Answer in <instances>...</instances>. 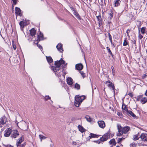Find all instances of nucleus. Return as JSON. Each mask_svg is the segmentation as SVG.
I'll return each instance as SVG.
<instances>
[{
    "instance_id": "obj_29",
    "label": "nucleus",
    "mask_w": 147,
    "mask_h": 147,
    "mask_svg": "<svg viewBox=\"0 0 147 147\" xmlns=\"http://www.w3.org/2000/svg\"><path fill=\"white\" fill-rule=\"evenodd\" d=\"M85 117L87 121L89 122H91L92 118H91L89 115L86 116Z\"/></svg>"
},
{
    "instance_id": "obj_39",
    "label": "nucleus",
    "mask_w": 147,
    "mask_h": 147,
    "mask_svg": "<svg viewBox=\"0 0 147 147\" xmlns=\"http://www.w3.org/2000/svg\"><path fill=\"white\" fill-rule=\"evenodd\" d=\"M115 140L114 138H113L111 139L109 142V143L110 144H112L115 142Z\"/></svg>"
},
{
    "instance_id": "obj_53",
    "label": "nucleus",
    "mask_w": 147,
    "mask_h": 147,
    "mask_svg": "<svg viewBox=\"0 0 147 147\" xmlns=\"http://www.w3.org/2000/svg\"><path fill=\"white\" fill-rule=\"evenodd\" d=\"M130 31V30L129 29H128L127 30L126 32V33H127V35L128 36H129V32Z\"/></svg>"
},
{
    "instance_id": "obj_52",
    "label": "nucleus",
    "mask_w": 147,
    "mask_h": 147,
    "mask_svg": "<svg viewBox=\"0 0 147 147\" xmlns=\"http://www.w3.org/2000/svg\"><path fill=\"white\" fill-rule=\"evenodd\" d=\"M14 5H16L17 3V0H12Z\"/></svg>"
},
{
    "instance_id": "obj_32",
    "label": "nucleus",
    "mask_w": 147,
    "mask_h": 147,
    "mask_svg": "<svg viewBox=\"0 0 147 147\" xmlns=\"http://www.w3.org/2000/svg\"><path fill=\"white\" fill-rule=\"evenodd\" d=\"M74 88L78 90H79L80 89V85L78 83H76L75 85Z\"/></svg>"
},
{
    "instance_id": "obj_4",
    "label": "nucleus",
    "mask_w": 147,
    "mask_h": 147,
    "mask_svg": "<svg viewBox=\"0 0 147 147\" xmlns=\"http://www.w3.org/2000/svg\"><path fill=\"white\" fill-rule=\"evenodd\" d=\"M19 135V133L17 130H13L12 131L11 137L12 138H16Z\"/></svg>"
},
{
    "instance_id": "obj_5",
    "label": "nucleus",
    "mask_w": 147,
    "mask_h": 147,
    "mask_svg": "<svg viewBox=\"0 0 147 147\" xmlns=\"http://www.w3.org/2000/svg\"><path fill=\"white\" fill-rule=\"evenodd\" d=\"M110 134L108 132L104 134L102 137L100 138V140L101 142H104L107 141L110 137V135H109V134Z\"/></svg>"
},
{
    "instance_id": "obj_17",
    "label": "nucleus",
    "mask_w": 147,
    "mask_h": 147,
    "mask_svg": "<svg viewBox=\"0 0 147 147\" xmlns=\"http://www.w3.org/2000/svg\"><path fill=\"white\" fill-rule=\"evenodd\" d=\"M122 108L123 112L125 113H127V112L129 111L128 110L126 105H125L124 103H122Z\"/></svg>"
},
{
    "instance_id": "obj_63",
    "label": "nucleus",
    "mask_w": 147,
    "mask_h": 147,
    "mask_svg": "<svg viewBox=\"0 0 147 147\" xmlns=\"http://www.w3.org/2000/svg\"><path fill=\"white\" fill-rule=\"evenodd\" d=\"M145 95L146 96H147V90L146 91V92L145 93Z\"/></svg>"
},
{
    "instance_id": "obj_60",
    "label": "nucleus",
    "mask_w": 147,
    "mask_h": 147,
    "mask_svg": "<svg viewBox=\"0 0 147 147\" xmlns=\"http://www.w3.org/2000/svg\"><path fill=\"white\" fill-rule=\"evenodd\" d=\"M78 143L77 142H73V144L75 145H77Z\"/></svg>"
},
{
    "instance_id": "obj_58",
    "label": "nucleus",
    "mask_w": 147,
    "mask_h": 147,
    "mask_svg": "<svg viewBox=\"0 0 147 147\" xmlns=\"http://www.w3.org/2000/svg\"><path fill=\"white\" fill-rule=\"evenodd\" d=\"M147 76V75L146 74H143V76H142V78L143 79H144L146 78V77Z\"/></svg>"
},
{
    "instance_id": "obj_2",
    "label": "nucleus",
    "mask_w": 147,
    "mask_h": 147,
    "mask_svg": "<svg viewBox=\"0 0 147 147\" xmlns=\"http://www.w3.org/2000/svg\"><path fill=\"white\" fill-rule=\"evenodd\" d=\"M105 83V84L107 85L109 88L112 89V90H113L114 93H115V89L114 84L109 80L107 81H106Z\"/></svg>"
},
{
    "instance_id": "obj_41",
    "label": "nucleus",
    "mask_w": 147,
    "mask_h": 147,
    "mask_svg": "<svg viewBox=\"0 0 147 147\" xmlns=\"http://www.w3.org/2000/svg\"><path fill=\"white\" fill-rule=\"evenodd\" d=\"M22 142V141L20 140H17V142L16 143L17 146H18L20 145Z\"/></svg>"
},
{
    "instance_id": "obj_49",
    "label": "nucleus",
    "mask_w": 147,
    "mask_h": 147,
    "mask_svg": "<svg viewBox=\"0 0 147 147\" xmlns=\"http://www.w3.org/2000/svg\"><path fill=\"white\" fill-rule=\"evenodd\" d=\"M143 37V36L142 35H141L140 33L139 32V38L140 39H142Z\"/></svg>"
},
{
    "instance_id": "obj_51",
    "label": "nucleus",
    "mask_w": 147,
    "mask_h": 147,
    "mask_svg": "<svg viewBox=\"0 0 147 147\" xmlns=\"http://www.w3.org/2000/svg\"><path fill=\"white\" fill-rule=\"evenodd\" d=\"M80 73L81 74L82 76L83 77V78H84V72L83 71H80Z\"/></svg>"
},
{
    "instance_id": "obj_26",
    "label": "nucleus",
    "mask_w": 147,
    "mask_h": 147,
    "mask_svg": "<svg viewBox=\"0 0 147 147\" xmlns=\"http://www.w3.org/2000/svg\"><path fill=\"white\" fill-rule=\"evenodd\" d=\"M51 69L55 72H56L57 71H59V68L55 66H52L51 67Z\"/></svg>"
},
{
    "instance_id": "obj_24",
    "label": "nucleus",
    "mask_w": 147,
    "mask_h": 147,
    "mask_svg": "<svg viewBox=\"0 0 147 147\" xmlns=\"http://www.w3.org/2000/svg\"><path fill=\"white\" fill-rule=\"evenodd\" d=\"M121 0H116L115 1L114 6L115 7H117L119 6L121 3Z\"/></svg>"
},
{
    "instance_id": "obj_57",
    "label": "nucleus",
    "mask_w": 147,
    "mask_h": 147,
    "mask_svg": "<svg viewBox=\"0 0 147 147\" xmlns=\"http://www.w3.org/2000/svg\"><path fill=\"white\" fill-rule=\"evenodd\" d=\"M128 94L131 97H132L133 96L132 93H129Z\"/></svg>"
},
{
    "instance_id": "obj_46",
    "label": "nucleus",
    "mask_w": 147,
    "mask_h": 147,
    "mask_svg": "<svg viewBox=\"0 0 147 147\" xmlns=\"http://www.w3.org/2000/svg\"><path fill=\"white\" fill-rule=\"evenodd\" d=\"M101 141L100 140V138L97 140H95L94 141V142L97 143L98 144H100L101 143Z\"/></svg>"
},
{
    "instance_id": "obj_34",
    "label": "nucleus",
    "mask_w": 147,
    "mask_h": 147,
    "mask_svg": "<svg viewBox=\"0 0 147 147\" xmlns=\"http://www.w3.org/2000/svg\"><path fill=\"white\" fill-rule=\"evenodd\" d=\"M133 138L134 140L135 141L138 140L139 138L138 137V134L134 135L133 136Z\"/></svg>"
},
{
    "instance_id": "obj_43",
    "label": "nucleus",
    "mask_w": 147,
    "mask_h": 147,
    "mask_svg": "<svg viewBox=\"0 0 147 147\" xmlns=\"http://www.w3.org/2000/svg\"><path fill=\"white\" fill-rule=\"evenodd\" d=\"M45 99L46 100H47L48 99H51V97L49 96H46L45 97H44Z\"/></svg>"
},
{
    "instance_id": "obj_59",
    "label": "nucleus",
    "mask_w": 147,
    "mask_h": 147,
    "mask_svg": "<svg viewBox=\"0 0 147 147\" xmlns=\"http://www.w3.org/2000/svg\"><path fill=\"white\" fill-rule=\"evenodd\" d=\"M26 145V143H24L23 144H22L21 145V146H22V147H24L25 146V145Z\"/></svg>"
},
{
    "instance_id": "obj_62",
    "label": "nucleus",
    "mask_w": 147,
    "mask_h": 147,
    "mask_svg": "<svg viewBox=\"0 0 147 147\" xmlns=\"http://www.w3.org/2000/svg\"><path fill=\"white\" fill-rule=\"evenodd\" d=\"M111 69H112V72L114 71V68L113 67V66H112L111 67Z\"/></svg>"
},
{
    "instance_id": "obj_15",
    "label": "nucleus",
    "mask_w": 147,
    "mask_h": 147,
    "mask_svg": "<svg viewBox=\"0 0 147 147\" xmlns=\"http://www.w3.org/2000/svg\"><path fill=\"white\" fill-rule=\"evenodd\" d=\"M15 13L16 15H18L19 16H21L22 13L21 10L20 9L17 7H15Z\"/></svg>"
},
{
    "instance_id": "obj_55",
    "label": "nucleus",
    "mask_w": 147,
    "mask_h": 147,
    "mask_svg": "<svg viewBox=\"0 0 147 147\" xmlns=\"http://www.w3.org/2000/svg\"><path fill=\"white\" fill-rule=\"evenodd\" d=\"M64 65H62L61 66V67L63 68H65V67L66 66H67V63L66 64H63Z\"/></svg>"
},
{
    "instance_id": "obj_18",
    "label": "nucleus",
    "mask_w": 147,
    "mask_h": 147,
    "mask_svg": "<svg viewBox=\"0 0 147 147\" xmlns=\"http://www.w3.org/2000/svg\"><path fill=\"white\" fill-rule=\"evenodd\" d=\"M30 32L31 36H34L36 34V31L34 28H33L30 30Z\"/></svg>"
},
{
    "instance_id": "obj_22",
    "label": "nucleus",
    "mask_w": 147,
    "mask_h": 147,
    "mask_svg": "<svg viewBox=\"0 0 147 147\" xmlns=\"http://www.w3.org/2000/svg\"><path fill=\"white\" fill-rule=\"evenodd\" d=\"M74 14L77 17L78 19L79 20H80L81 18L79 14L76 12V11H75L73 12Z\"/></svg>"
},
{
    "instance_id": "obj_6",
    "label": "nucleus",
    "mask_w": 147,
    "mask_h": 147,
    "mask_svg": "<svg viewBox=\"0 0 147 147\" xmlns=\"http://www.w3.org/2000/svg\"><path fill=\"white\" fill-rule=\"evenodd\" d=\"M7 120V118L5 116H3L0 119V127H2V125H4L6 123Z\"/></svg>"
},
{
    "instance_id": "obj_36",
    "label": "nucleus",
    "mask_w": 147,
    "mask_h": 147,
    "mask_svg": "<svg viewBox=\"0 0 147 147\" xmlns=\"http://www.w3.org/2000/svg\"><path fill=\"white\" fill-rule=\"evenodd\" d=\"M39 137L41 140L45 139L47 138V137H45L42 135H39Z\"/></svg>"
},
{
    "instance_id": "obj_42",
    "label": "nucleus",
    "mask_w": 147,
    "mask_h": 147,
    "mask_svg": "<svg viewBox=\"0 0 147 147\" xmlns=\"http://www.w3.org/2000/svg\"><path fill=\"white\" fill-rule=\"evenodd\" d=\"M127 41L126 39L124 40L123 43V46H126L127 45Z\"/></svg>"
},
{
    "instance_id": "obj_61",
    "label": "nucleus",
    "mask_w": 147,
    "mask_h": 147,
    "mask_svg": "<svg viewBox=\"0 0 147 147\" xmlns=\"http://www.w3.org/2000/svg\"><path fill=\"white\" fill-rule=\"evenodd\" d=\"M116 144V142L115 141V142H114L112 146H111V147H112L113 146H115Z\"/></svg>"
},
{
    "instance_id": "obj_44",
    "label": "nucleus",
    "mask_w": 147,
    "mask_h": 147,
    "mask_svg": "<svg viewBox=\"0 0 147 147\" xmlns=\"http://www.w3.org/2000/svg\"><path fill=\"white\" fill-rule=\"evenodd\" d=\"M36 44L37 45V46L41 50H42L43 49L42 47L40 45L38 44V43H37V42Z\"/></svg>"
},
{
    "instance_id": "obj_23",
    "label": "nucleus",
    "mask_w": 147,
    "mask_h": 147,
    "mask_svg": "<svg viewBox=\"0 0 147 147\" xmlns=\"http://www.w3.org/2000/svg\"><path fill=\"white\" fill-rule=\"evenodd\" d=\"M78 128L79 131L82 133H83L84 132L85 129L82 127V126L79 125L78 126Z\"/></svg>"
},
{
    "instance_id": "obj_56",
    "label": "nucleus",
    "mask_w": 147,
    "mask_h": 147,
    "mask_svg": "<svg viewBox=\"0 0 147 147\" xmlns=\"http://www.w3.org/2000/svg\"><path fill=\"white\" fill-rule=\"evenodd\" d=\"M130 146H136V144L135 143H131L130 144Z\"/></svg>"
},
{
    "instance_id": "obj_16",
    "label": "nucleus",
    "mask_w": 147,
    "mask_h": 147,
    "mask_svg": "<svg viewBox=\"0 0 147 147\" xmlns=\"http://www.w3.org/2000/svg\"><path fill=\"white\" fill-rule=\"evenodd\" d=\"M96 18L98 21V24L100 26L102 24V20L100 16H96Z\"/></svg>"
},
{
    "instance_id": "obj_13",
    "label": "nucleus",
    "mask_w": 147,
    "mask_h": 147,
    "mask_svg": "<svg viewBox=\"0 0 147 147\" xmlns=\"http://www.w3.org/2000/svg\"><path fill=\"white\" fill-rule=\"evenodd\" d=\"M75 68L77 70L81 71L83 69V66L81 63H79L76 65Z\"/></svg>"
},
{
    "instance_id": "obj_27",
    "label": "nucleus",
    "mask_w": 147,
    "mask_h": 147,
    "mask_svg": "<svg viewBox=\"0 0 147 147\" xmlns=\"http://www.w3.org/2000/svg\"><path fill=\"white\" fill-rule=\"evenodd\" d=\"M98 136L96 134H94L93 133H90V136H89V137L90 138H98Z\"/></svg>"
},
{
    "instance_id": "obj_8",
    "label": "nucleus",
    "mask_w": 147,
    "mask_h": 147,
    "mask_svg": "<svg viewBox=\"0 0 147 147\" xmlns=\"http://www.w3.org/2000/svg\"><path fill=\"white\" fill-rule=\"evenodd\" d=\"M5 133L4 134V136L6 137H9L11 133L12 130L10 128H8L5 130Z\"/></svg>"
},
{
    "instance_id": "obj_10",
    "label": "nucleus",
    "mask_w": 147,
    "mask_h": 147,
    "mask_svg": "<svg viewBox=\"0 0 147 147\" xmlns=\"http://www.w3.org/2000/svg\"><path fill=\"white\" fill-rule=\"evenodd\" d=\"M56 48L60 53H62L63 52V50L62 48V45L61 43H59L57 45Z\"/></svg>"
},
{
    "instance_id": "obj_47",
    "label": "nucleus",
    "mask_w": 147,
    "mask_h": 147,
    "mask_svg": "<svg viewBox=\"0 0 147 147\" xmlns=\"http://www.w3.org/2000/svg\"><path fill=\"white\" fill-rule=\"evenodd\" d=\"M131 42L133 43V44H135V46H136V41L135 40H131Z\"/></svg>"
},
{
    "instance_id": "obj_31",
    "label": "nucleus",
    "mask_w": 147,
    "mask_h": 147,
    "mask_svg": "<svg viewBox=\"0 0 147 147\" xmlns=\"http://www.w3.org/2000/svg\"><path fill=\"white\" fill-rule=\"evenodd\" d=\"M146 29V27H142L141 30V31L142 34H144L145 33V31Z\"/></svg>"
},
{
    "instance_id": "obj_28",
    "label": "nucleus",
    "mask_w": 147,
    "mask_h": 147,
    "mask_svg": "<svg viewBox=\"0 0 147 147\" xmlns=\"http://www.w3.org/2000/svg\"><path fill=\"white\" fill-rule=\"evenodd\" d=\"M107 50H108V53L111 55L113 58L114 59V55L112 54L109 48L108 47H106Z\"/></svg>"
},
{
    "instance_id": "obj_64",
    "label": "nucleus",
    "mask_w": 147,
    "mask_h": 147,
    "mask_svg": "<svg viewBox=\"0 0 147 147\" xmlns=\"http://www.w3.org/2000/svg\"><path fill=\"white\" fill-rule=\"evenodd\" d=\"M111 23V22L110 21H108V24H110Z\"/></svg>"
},
{
    "instance_id": "obj_12",
    "label": "nucleus",
    "mask_w": 147,
    "mask_h": 147,
    "mask_svg": "<svg viewBox=\"0 0 147 147\" xmlns=\"http://www.w3.org/2000/svg\"><path fill=\"white\" fill-rule=\"evenodd\" d=\"M117 129L118 130V132L119 133L117 134V136H122L123 134V132H120L122 130V127H121V125H117Z\"/></svg>"
},
{
    "instance_id": "obj_14",
    "label": "nucleus",
    "mask_w": 147,
    "mask_h": 147,
    "mask_svg": "<svg viewBox=\"0 0 147 147\" xmlns=\"http://www.w3.org/2000/svg\"><path fill=\"white\" fill-rule=\"evenodd\" d=\"M99 126L102 128H104L105 126V123L103 121H98Z\"/></svg>"
},
{
    "instance_id": "obj_30",
    "label": "nucleus",
    "mask_w": 147,
    "mask_h": 147,
    "mask_svg": "<svg viewBox=\"0 0 147 147\" xmlns=\"http://www.w3.org/2000/svg\"><path fill=\"white\" fill-rule=\"evenodd\" d=\"M127 113L130 115L131 116H132L133 117L135 118L136 117V115L134 114L131 111H129Z\"/></svg>"
},
{
    "instance_id": "obj_45",
    "label": "nucleus",
    "mask_w": 147,
    "mask_h": 147,
    "mask_svg": "<svg viewBox=\"0 0 147 147\" xmlns=\"http://www.w3.org/2000/svg\"><path fill=\"white\" fill-rule=\"evenodd\" d=\"M117 115L120 117V118H122L123 117V115L122 113H120V112H118L117 113Z\"/></svg>"
},
{
    "instance_id": "obj_20",
    "label": "nucleus",
    "mask_w": 147,
    "mask_h": 147,
    "mask_svg": "<svg viewBox=\"0 0 147 147\" xmlns=\"http://www.w3.org/2000/svg\"><path fill=\"white\" fill-rule=\"evenodd\" d=\"M109 16L108 18V19H111L113 18V11L112 9H110V11H109Z\"/></svg>"
},
{
    "instance_id": "obj_11",
    "label": "nucleus",
    "mask_w": 147,
    "mask_h": 147,
    "mask_svg": "<svg viewBox=\"0 0 147 147\" xmlns=\"http://www.w3.org/2000/svg\"><path fill=\"white\" fill-rule=\"evenodd\" d=\"M130 128L128 126H126L122 129V132L124 134H126L130 130Z\"/></svg>"
},
{
    "instance_id": "obj_37",
    "label": "nucleus",
    "mask_w": 147,
    "mask_h": 147,
    "mask_svg": "<svg viewBox=\"0 0 147 147\" xmlns=\"http://www.w3.org/2000/svg\"><path fill=\"white\" fill-rule=\"evenodd\" d=\"M108 36H109V40L110 41L111 44H113V41H112V36L110 33H109L108 34Z\"/></svg>"
},
{
    "instance_id": "obj_54",
    "label": "nucleus",
    "mask_w": 147,
    "mask_h": 147,
    "mask_svg": "<svg viewBox=\"0 0 147 147\" xmlns=\"http://www.w3.org/2000/svg\"><path fill=\"white\" fill-rule=\"evenodd\" d=\"M5 147H13V146L11 145L10 144H7V145H5Z\"/></svg>"
},
{
    "instance_id": "obj_35",
    "label": "nucleus",
    "mask_w": 147,
    "mask_h": 147,
    "mask_svg": "<svg viewBox=\"0 0 147 147\" xmlns=\"http://www.w3.org/2000/svg\"><path fill=\"white\" fill-rule=\"evenodd\" d=\"M142 95H140L137 97H135V98L136 99L137 101H139L140 100V98H142Z\"/></svg>"
},
{
    "instance_id": "obj_9",
    "label": "nucleus",
    "mask_w": 147,
    "mask_h": 147,
    "mask_svg": "<svg viewBox=\"0 0 147 147\" xmlns=\"http://www.w3.org/2000/svg\"><path fill=\"white\" fill-rule=\"evenodd\" d=\"M141 139L143 141H147V134L142 133L140 136Z\"/></svg>"
},
{
    "instance_id": "obj_40",
    "label": "nucleus",
    "mask_w": 147,
    "mask_h": 147,
    "mask_svg": "<svg viewBox=\"0 0 147 147\" xmlns=\"http://www.w3.org/2000/svg\"><path fill=\"white\" fill-rule=\"evenodd\" d=\"M125 139V138L123 137L119 138L118 140L117 143H119L120 142H121L123 140H124Z\"/></svg>"
},
{
    "instance_id": "obj_7",
    "label": "nucleus",
    "mask_w": 147,
    "mask_h": 147,
    "mask_svg": "<svg viewBox=\"0 0 147 147\" xmlns=\"http://www.w3.org/2000/svg\"><path fill=\"white\" fill-rule=\"evenodd\" d=\"M39 31L40 32L39 34H38L37 35L38 39L36 41L37 42V43H38L40 41L43 40V34L40 32V30H39Z\"/></svg>"
},
{
    "instance_id": "obj_33",
    "label": "nucleus",
    "mask_w": 147,
    "mask_h": 147,
    "mask_svg": "<svg viewBox=\"0 0 147 147\" xmlns=\"http://www.w3.org/2000/svg\"><path fill=\"white\" fill-rule=\"evenodd\" d=\"M24 22L23 21H21L19 23V25L21 28H24Z\"/></svg>"
},
{
    "instance_id": "obj_25",
    "label": "nucleus",
    "mask_w": 147,
    "mask_h": 147,
    "mask_svg": "<svg viewBox=\"0 0 147 147\" xmlns=\"http://www.w3.org/2000/svg\"><path fill=\"white\" fill-rule=\"evenodd\" d=\"M140 102L142 104H144L146 102H147V98L146 97H144L142 98Z\"/></svg>"
},
{
    "instance_id": "obj_3",
    "label": "nucleus",
    "mask_w": 147,
    "mask_h": 147,
    "mask_svg": "<svg viewBox=\"0 0 147 147\" xmlns=\"http://www.w3.org/2000/svg\"><path fill=\"white\" fill-rule=\"evenodd\" d=\"M65 63V61L62 58H61L60 60L55 62V65L59 68L61 64H64Z\"/></svg>"
},
{
    "instance_id": "obj_50",
    "label": "nucleus",
    "mask_w": 147,
    "mask_h": 147,
    "mask_svg": "<svg viewBox=\"0 0 147 147\" xmlns=\"http://www.w3.org/2000/svg\"><path fill=\"white\" fill-rule=\"evenodd\" d=\"M70 7L73 12H74V11H76L75 9L72 6H70Z\"/></svg>"
},
{
    "instance_id": "obj_19",
    "label": "nucleus",
    "mask_w": 147,
    "mask_h": 147,
    "mask_svg": "<svg viewBox=\"0 0 147 147\" xmlns=\"http://www.w3.org/2000/svg\"><path fill=\"white\" fill-rule=\"evenodd\" d=\"M67 81L69 85H71L73 84V79L71 78H68L67 79Z\"/></svg>"
},
{
    "instance_id": "obj_1",
    "label": "nucleus",
    "mask_w": 147,
    "mask_h": 147,
    "mask_svg": "<svg viewBox=\"0 0 147 147\" xmlns=\"http://www.w3.org/2000/svg\"><path fill=\"white\" fill-rule=\"evenodd\" d=\"M86 98V96L84 95L80 96L77 95L75 97L74 105L76 107H79L82 101L85 99Z\"/></svg>"
},
{
    "instance_id": "obj_21",
    "label": "nucleus",
    "mask_w": 147,
    "mask_h": 147,
    "mask_svg": "<svg viewBox=\"0 0 147 147\" xmlns=\"http://www.w3.org/2000/svg\"><path fill=\"white\" fill-rule=\"evenodd\" d=\"M46 58L47 61L49 63H52L53 62V59L51 56H46Z\"/></svg>"
},
{
    "instance_id": "obj_48",
    "label": "nucleus",
    "mask_w": 147,
    "mask_h": 147,
    "mask_svg": "<svg viewBox=\"0 0 147 147\" xmlns=\"http://www.w3.org/2000/svg\"><path fill=\"white\" fill-rule=\"evenodd\" d=\"M24 140V136H22L21 137H20L18 140H20L23 141Z\"/></svg>"
},
{
    "instance_id": "obj_38",
    "label": "nucleus",
    "mask_w": 147,
    "mask_h": 147,
    "mask_svg": "<svg viewBox=\"0 0 147 147\" xmlns=\"http://www.w3.org/2000/svg\"><path fill=\"white\" fill-rule=\"evenodd\" d=\"M12 44L13 49L14 50H16V46L15 44H14V42L13 40H12Z\"/></svg>"
}]
</instances>
